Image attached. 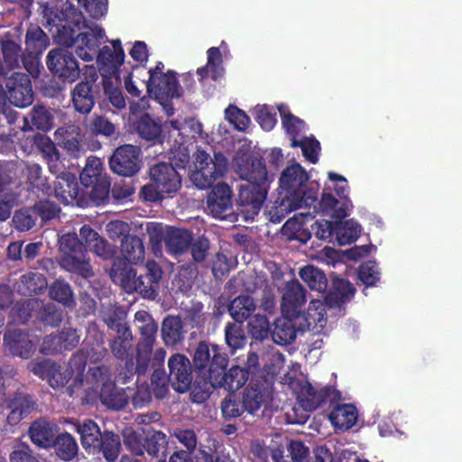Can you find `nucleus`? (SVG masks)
I'll use <instances>...</instances> for the list:
<instances>
[{
  "mask_svg": "<svg viewBox=\"0 0 462 462\" xmlns=\"http://www.w3.org/2000/svg\"><path fill=\"white\" fill-rule=\"evenodd\" d=\"M6 90L0 86V115H4L8 123L14 121L11 112L7 113L5 108V99L17 107H25L30 106L33 100V95L30 79L23 73H14L8 78Z\"/></svg>",
  "mask_w": 462,
  "mask_h": 462,
  "instance_id": "10",
  "label": "nucleus"
},
{
  "mask_svg": "<svg viewBox=\"0 0 462 462\" xmlns=\"http://www.w3.org/2000/svg\"><path fill=\"white\" fill-rule=\"evenodd\" d=\"M57 455L63 460H70L78 451V445L69 434H61L54 443Z\"/></svg>",
  "mask_w": 462,
  "mask_h": 462,
  "instance_id": "44",
  "label": "nucleus"
},
{
  "mask_svg": "<svg viewBox=\"0 0 462 462\" xmlns=\"http://www.w3.org/2000/svg\"><path fill=\"white\" fill-rule=\"evenodd\" d=\"M360 233L361 226L353 219L339 222L335 226L336 239L341 245L354 243L359 237Z\"/></svg>",
  "mask_w": 462,
  "mask_h": 462,
  "instance_id": "32",
  "label": "nucleus"
},
{
  "mask_svg": "<svg viewBox=\"0 0 462 462\" xmlns=\"http://www.w3.org/2000/svg\"><path fill=\"white\" fill-rule=\"evenodd\" d=\"M85 365L86 362L83 357L75 356L70 362L71 372H69L68 374H62L55 365V370L51 373L48 379L51 386L53 388L63 386L65 383H67L72 374H80L85 368Z\"/></svg>",
  "mask_w": 462,
  "mask_h": 462,
  "instance_id": "41",
  "label": "nucleus"
},
{
  "mask_svg": "<svg viewBox=\"0 0 462 462\" xmlns=\"http://www.w3.org/2000/svg\"><path fill=\"white\" fill-rule=\"evenodd\" d=\"M310 215V212L306 214L300 213L294 215L293 217L288 219L283 225V230L285 233L296 234L300 232L304 225V219Z\"/></svg>",
  "mask_w": 462,
  "mask_h": 462,
  "instance_id": "62",
  "label": "nucleus"
},
{
  "mask_svg": "<svg viewBox=\"0 0 462 462\" xmlns=\"http://www.w3.org/2000/svg\"><path fill=\"white\" fill-rule=\"evenodd\" d=\"M100 398L107 408L120 410L125 406L128 398L123 390L117 389L111 382L104 383Z\"/></svg>",
  "mask_w": 462,
  "mask_h": 462,
  "instance_id": "29",
  "label": "nucleus"
},
{
  "mask_svg": "<svg viewBox=\"0 0 462 462\" xmlns=\"http://www.w3.org/2000/svg\"><path fill=\"white\" fill-rule=\"evenodd\" d=\"M151 182L143 187L141 195L148 201H157L164 194L175 193L181 185L177 171L168 163H159L150 169Z\"/></svg>",
  "mask_w": 462,
  "mask_h": 462,
  "instance_id": "9",
  "label": "nucleus"
},
{
  "mask_svg": "<svg viewBox=\"0 0 462 462\" xmlns=\"http://www.w3.org/2000/svg\"><path fill=\"white\" fill-rule=\"evenodd\" d=\"M163 64L159 62L153 69L149 71L150 77L147 83L143 82L142 87H146L147 92L164 106L168 116L173 115V108L164 101L170 97H180V88L175 75L171 72L163 73Z\"/></svg>",
  "mask_w": 462,
  "mask_h": 462,
  "instance_id": "11",
  "label": "nucleus"
},
{
  "mask_svg": "<svg viewBox=\"0 0 462 462\" xmlns=\"http://www.w3.org/2000/svg\"><path fill=\"white\" fill-rule=\"evenodd\" d=\"M111 170L122 176H133L140 169L139 149L126 144L116 150L110 159Z\"/></svg>",
  "mask_w": 462,
  "mask_h": 462,
  "instance_id": "14",
  "label": "nucleus"
},
{
  "mask_svg": "<svg viewBox=\"0 0 462 462\" xmlns=\"http://www.w3.org/2000/svg\"><path fill=\"white\" fill-rule=\"evenodd\" d=\"M50 295L52 299L69 304L71 299V291L69 286L63 282H54L50 289Z\"/></svg>",
  "mask_w": 462,
  "mask_h": 462,
  "instance_id": "54",
  "label": "nucleus"
},
{
  "mask_svg": "<svg viewBox=\"0 0 462 462\" xmlns=\"http://www.w3.org/2000/svg\"><path fill=\"white\" fill-rule=\"evenodd\" d=\"M208 211L216 218H225L232 209V190L226 183L213 187L208 196Z\"/></svg>",
  "mask_w": 462,
  "mask_h": 462,
  "instance_id": "17",
  "label": "nucleus"
},
{
  "mask_svg": "<svg viewBox=\"0 0 462 462\" xmlns=\"http://www.w3.org/2000/svg\"><path fill=\"white\" fill-rule=\"evenodd\" d=\"M300 322H303V320L286 315L277 319L274 323V328L272 331L273 342L279 345H287L293 341L296 337V328L303 330L299 327Z\"/></svg>",
  "mask_w": 462,
  "mask_h": 462,
  "instance_id": "19",
  "label": "nucleus"
},
{
  "mask_svg": "<svg viewBox=\"0 0 462 462\" xmlns=\"http://www.w3.org/2000/svg\"><path fill=\"white\" fill-rule=\"evenodd\" d=\"M111 278L115 283L119 284L121 288L128 292L136 291L138 277L136 272L131 266L121 263H115L111 270Z\"/></svg>",
  "mask_w": 462,
  "mask_h": 462,
  "instance_id": "23",
  "label": "nucleus"
},
{
  "mask_svg": "<svg viewBox=\"0 0 462 462\" xmlns=\"http://www.w3.org/2000/svg\"><path fill=\"white\" fill-rule=\"evenodd\" d=\"M55 140L60 146L73 155H78L80 151L81 137L79 128L74 125L56 130Z\"/></svg>",
  "mask_w": 462,
  "mask_h": 462,
  "instance_id": "26",
  "label": "nucleus"
},
{
  "mask_svg": "<svg viewBox=\"0 0 462 462\" xmlns=\"http://www.w3.org/2000/svg\"><path fill=\"white\" fill-rule=\"evenodd\" d=\"M380 272L375 262L364 263L358 270L359 280L366 286H374L380 280Z\"/></svg>",
  "mask_w": 462,
  "mask_h": 462,
  "instance_id": "48",
  "label": "nucleus"
},
{
  "mask_svg": "<svg viewBox=\"0 0 462 462\" xmlns=\"http://www.w3.org/2000/svg\"><path fill=\"white\" fill-rule=\"evenodd\" d=\"M247 328L252 337L257 340H263L270 334L269 320L265 316L260 314L249 318Z\"/></svg>",
  "mask_w": 462,
  "mask_h": 462,
  "instance_id": "46",
  "label": "nucleus"
},
{
  "mask_svg": "<svg viewBox=\"0 0 462 462\" xmlns=\"http://www.w3.org/2000/svg\"><path fill=\"white\" fill-rule=\"evenodd\" d=\"M78 342L79 337L77 336L75 331H68L66 333V337L50 336L44 339L42 347V352L44 354H49L53 351H58L62 347L69 348L76 346Z\"/></svg>",
  "mask_w": 462,
  "mask_h": 462,
  "instance_id": "35",
  "label": "nucleus"
},
{
  "mask_svg": "<svg viewBox=\"0 0 462 462\" xmlns=\"http://www.w3.org/2000/svg\"><path fill=\"white\" fill-rule=\"evenodd\" d=\"M122 254L124 258L131 263L142 261L144 257L142 241L135 236H125L122 241Z\"/></svg>",
  "mask_w": 462,
  "mask_h": 462,
  "instance_id": "38",
  "label": "nucleus"
},
{
  "mask_svg": "<svg viewBox=\"0 0 462 462\" xmlns=\"http://www.w3.org/2000/svg\"><path fill=\"white\" fill-rule=\"evenodd\" d=\"M5 346L14 355L27 358L33 349V345L26 334L9 331L5 336Z\"/></svg>",
  "mask_w": 462,
  "mask_h": 462,
  "instance_id": "24",
  "label": "nucleus"
},
{
  "mask_svg": "<svg viewBox=\"0 0 462 462\" xmlns=\"http://www.w3.org/2000/svg\"><path fill=\"white\" fill-rule=\"evenodd\" d=\"M47 66L54 75L69 83L75 82L80 74L77 60L63 48L51 50L48 53Z\"/></svg>",
  "mask_w": 462,
  "mask_h": 462,
  "instance_id": "13",
  "label": "nucleus"
},
{
  "mask_svg": "<svg viewBox=\"0 0 462 462\" xmlns=\"http://www.w3.org/2000/svg\"><path fill=\"white\" fill-rule=\"evenodd\" d=\"M225 119L238 131H245L251 123L245 111L234 105H229L224 111Z\"/></svg>",
  "mask_w": 462,
  "mask_h": 462,
  "instance_id": "45",
  "label": "nucleus"
},
{
  "mask_svg": "<svg viewBox=\"0 0 462 462\" xmlns=\"http://www.w3.org/2000/svg\"><path fill=\"white\" fill-rule=\"evenodd\" d=\"M9 408L11 411L7 420L11 424H16L33 411L34 405L27 396L18 395L11 402Z\"/></svg>",
  "mask_w": 462,
  "mask_h": 462,
  "instance_id": "33",
  "label": "nucleus"
},
{
  "mask_svg": "<svg viewBox=\"0 0 462 462\" xmlns=\"http://www.w3.org/2000/svg\"><path fill=\"white\" fill-rule=\"evenodd\" d=\"M276 110L277 107L274 108L265 104L257 105L253 110V115L264 131H271L277 123Z\"/></svg>",
  "mask_w": 462,
  "mask_h": 462,
  "instance_id": "42",
  "label": "nucleus"
},
{
  "mask_svg": "<svg viewBox=\"0 0 462 462\" xmlns=\"http://www.w3.org/2000/svg\"><path fill=\"white\" fill-rule=\"evenodd\" d=\"M125 52L119 40L112 41L111 46H104L97 55L99 70L106 77V74L114 75L118 80L117 69L123 63Z\"/></svg>",
  "mask_w": 462,
  "mask_h": 462,
  "instance_id": "16",
  "label": "nucleus"
},
{
  "mask_svg": "<svg viewBox=\"0 0 462 462\" xmlns=\"http://www.w3.org/2000/svg\"><path fill=\"white\" fill-rule=\"evenodd\" d=\"M102 171L101 161L97 157H90L80 174V181L86 187L94 186L90 197L96 202L104 200L108 194V189L106 184L98 183Z\"/></svg>",
  "mask_w": 462,
  "mask_h": 462,
  "instance_id": "15",
  "label": "nucleus"
},
{
  "mask_svg": "<svg viewBox=\"0 0 462 462\" xmlns=\"http://www.w3.org/2000/svg\"><path fill=\"white\" fill-rule=\"evenodd\" d=\"M35 212L42 220H48L55 217L59 213V208L50 201H41L35 208Z\"/></svg>",
  "mask_w": 462,
  "mask_h": 462,
  "instance_id": "59",
  "label": "nucleus"
},
{
  "mask_svg": "<svg viewBox=\"0 0 462 462\" xmlns=\"http://www.w3.org/2000/svg\"><path fill=\"white\" fill-rule=\"evenodd\" d=\"M226 342L233 350L241 348L245 344V337L243 334L239 323H233L226 326Z\"/></svg>",
  "mask_w": 462,
  "mask_h": 462,
  "instance_id": "49",
  "label": "nucleus"
},
{
  "mask_svg": "<svg viewBox=\"0 0 462 462\" xmlns=\"http://www.w3.org/2000/svg\"><path fill=\"white\" fill-rule=\"evenodd\" d=\"M52 120V114L50 110L42 106L33 108L32 112V121L36 128L48 131L53 125Z\"/></svg>",
  "mask_w": 462,
  "mask_h": 462,
  "instance_id": "50",
  "label": "nucleus"
},
{
  "mask_svg": "<svg viewBox=\"0 0 462 462\" xmlns=\"http://www.w3.org/2000/svg\"><path fill=\"white\" fill-rule=\"evenodd\" d=\"M77 430L80 434L82 446L86 449L96 451L99 448L103 434L96 422L87 420L78 425Z\"/></svg>",
  "mask_w": 462,
  "mask_h": 462,
  "instance_id": "27",
  "label": "nucleus"
},
{
  "mask_svg": "<svg viewBox=\"0 0 462 462\" xmlns=\"http://www.w3.org/2000/svg\"><path fill=\"white\" fill-rule=\"evenodd\" d=\"M162 278V270L154 262H148L146 273L138 276L136 291L147 299L156 296L159 281Z\"/></svg>",
  "mask_w": 462,
  "mask_h": 462,
  "instance_id": "20",
  "label": "nucleus"
},
{
  "mask_svg": "<svg viewBox=\"0 0 462 462\" xmlns=\"http://www.w3.org/2000/svg\"><path fill=\"white\" fill-rule=\"evenodd\" d=\"M251 147L242 143L236 152L232 167L247 183L239 188L238 201L243 207L241 212L246 220L253 219L260 211L267 193V172L259 161L251 162Z\"/></svg>",
  "mask_w": 462,
  "mask_h": 462,
  "instance_id": "3",
  "label": "nucleus"
},
{
  "mask_svg": "<svg viewBox=\"0 0 462 462\" xmlns=\"http://www.w3.org/2000/svg\"><path fill=\"white\" fill-rule=\"evenodd\" d=\"M309 180L308 173L298 163L287 167L280 178V187L287 193L280 205L272 213V220L280 222L288 212L297 208L314 207L313 212L332 218L345 217L352 208V203L346 199L341 207H337V200L330 194L325 193L319 202L316 203V191L305 185Z\"/></svg>",
  "mask_w": 462,
  "mask_h": 462,
  "instance_id": "1",
  "label": "nucleus"
},
{
  "mask_svg": "<svg viewBox=\"0 0 462 462\" xmlns=\"http://www.w3.org/2000/svg\"><path fill=\"white\" fill-rule=\"evenodd\" d=\"M36 215L34 208L19 210L14 214L13 222L17 229L29 230L34 226Z\"/></svg>",
  "mask_w": 462,
  "mask_h": 462,
  "instance_id": "51",
  "label": "nucleus"
},
{
  "mask_svg": "<svg viewBox=\"0 0 462 462\" xmlns=\"http://www.w3.org/2000/svg\"><path fill=\"white\" fill-rule=\"evenodd\" d=\"M48 23L55 28L54 37L58 43L73 45L79 58L84 61H92L97 57V48L104 41V30L96 23L88 24L81 14H76L73 21L55 23L48 19Z\"/></svg>",
  "mask_w": 462,
  "mask_h": 462,
  "instance_id": "5",
  "label": "nucleus"
},
{
  "mask_svg": "<svg viewBox=\"0 0 462 462\" xmlns=\"http://www.w3.org/2000/svg\"><path fill=\"white\" fill-rule=\"evenodd\" d=\"M11 462H39L25 445H18L10 455Z\"/></svg>",
  "mask_w": 462,
  "mask_h": 462,
  "instance_id": "58",
  "label": "nucleus"
},
{
  "mask_svg": "<svg viewBox=\"0 0 462 462\" xmlns=\"http://www.w3.org/2000/svg\"><path fill=\"white\" fill-rule=\"evenodd\" d=\"M255 310L254 300L247 295L236 298L230 304V315L237 321L241 322Z\"/></svg>",
  "mask_w": 462,
  "mask_h": 462,
  "instance_id": "40",
  "label": "nucleus"
},
{
  "mask_svg": "<svg viewBox=\"0 0 462 462\" xmlns=\"http://www.w3.org/2000/svg\"><path fill=\"white\" fill-rule=\"evenodd\" d=\"M357 411L352 404H338L330 412L329 420L336 430H346L356 421Z\"/></svg>",
  "mask_w": 462,
  "mask_h": 462,
  "instance_id": "22",
  "label": "nucleus"
},
{
  "mask_svg": "<svg viewBox=\"0 0 462 462\" xmlns=\"http://www.w3.org/2000/svg\"><path fill=\"white\" fill-rule=\"evenodd\" d=\"M222 57L218 48L212 47L208 51V63L205 67L198 69L201 78L210 75L217 79L222 73Z\"/></svg>",
  "mask_w": 462,
  "mask_h": 462,
  "instance_id": "43",
  "label": "nucleus"
},
{
  "mask_svg": "<svg viewBox=\"0 0 462 462\" xmlns=\"http://www.w3.org/2000/svg\"><path fill=\"white\" fill-rule=\"evenodd\" d=\"M227 169L228 161L224 154L216 152L212 157L206 151L198 149L189 165V175L192 183L203 189L211 187L217 179L223 177Z\"/></svg>",
  "mask_w": 462,
  "mask_h": 462,
  "instance_id": "7",
  "label": "nucleus"
},
{
  "mask_svg": "<svg viewBox=\"0 0 462 462\" xmlns=\"http://www.w3.org/2000/svg\"><path fill=\"white\" fill-rule=\"evenodd\" d=\"M104 89L108 97L109 101L114 106L117 108L125 107V100L118 88H113L107 81H105Z\"/></svg>",
  "mask_w": 462,
  "mask_h": 462,
  "instance_id": "60",
  "label": "nucleus"
},
{
  "mask_svg": "<svg viewBox=\"0 0 462 462\" xmlns=\"http://www.w3.org/2000/svg\"><path fill=\"white\" fill-rule=\"evenodd\" d=\"M277 110L281 116L282 127L291 136V146H300L306 159L316 163L320 150L319 143L312 136H303L306 130L305 123L293 116L286 105H278Z\"/></svg>",
  "mask_w": 462,
  "mask_h": 462,
  "instance_id": "8",
  "label": "nucleus"
},
{
  "mask_svg": "<svg viewBox=\"0 0 462 462\" xmlns=\"http://www.w3.org/2000/svg\"><path fill=\"white\" fill-rule=\"evenodd\" d=\"M306 296L302 286L297 281L287 282L282 299V311L288 317L302 319L299 327L309 329L314 333H320L326 324L327 316L323 302L319 300H311L306 314L300 313V308L305 302Z\"/></svg>",
  "mask_w": 462,
  "mask_h": 462,
  "instance_id": "6",
  "label": "nucleus"
},
{
  "mask_svg": "<svg viewBox=\"0 0 462 462\" xmlns=\"http://www.w3.org/2000/svg\"><path fill=\"white\" fill-rule=\"evenodd\" d=\"M262 397L254 390H247L244 395L243 407L249 413H254L261 407Z\"/></svg>",
  "mask_w": 462,
  "mask_h": 462,
  "instance_id": "57",
  "label": "nucleus"
},
{
  "mask_svg": "<svg viewBox=\"0 0 462 462\" xmlns=\"http://www.w3.org/2000/svg\"><path fill=\"white\" fill-rule=\"evenodd\" d=\"M162 337L167 346H174L183 338L182 324L177 317H168L163 320Z\"/></svg>",
  "mask_w": 462,
  "mask_h": 462,
  "instance_id": "34",
  "label": "nucleus"
},
{
  "mask_svg": "<svg viewBox=\"0 0 462 462\" xmlns=\"http://www.w3.org/2000/svg\"><path fill=\"white\" fill-rule=\"evenodd\" d=\"M355 293L353 285L340 278H336L332 282L328 295L324 298L327 304L330 306L339 305L346 300H348Z\"/></svg>",
  "mask_w": 462,
  "mask_h": 462,
  "instance_id": "28",
  "label": "nucleus"
},
{
  "mask_svg": "<svg viewBox=\"0 0 462 462\" xmlns=\"http://www.w3.org/2000/svg\"><path fill=\"white\" fill-rule=\"evenodd\" d=\"M26 50L31 55H38L49 45L45 32L40 27H31L26 33Z\"/></svg>",
  "mask_w": 462,
  "mask_h": 462,
  "instance_id": "36",
  "label": "nucleus"
},
{
  "mask_svg": "<svg viewBox=\"0 0 462 462\" xmlns=\"http://www.w3.org/2000/svg\"><path fill=\"white\" fill-rule=\"evenodd\" d=\"M56 197L65 205L73 202L79 194L78 183L74 176L63 173L57 178L54 186Z\"/></svg>",
  "mask_w": 462,
  "mask_h": 462,
  "instance_id": "25",
  "label": "nucleus"
},
{
  "mask_svg": "<svg viewBox=\"0 0 462 462\" xmlns=\"http://www.w3.org/2000/svg\"><path fill=\"white\" fill-rule=\"evenodd\" d=\"M191 235L187 230L170 228L165 236V244L171 254H181L189 245Z\"/></svg>",
  "mask_w": 462,
  "mask_h": 462,
  "instance_id": "30",
  "label": "nucleus"
},
{
  "mask_svg": "<svg viewBox=\"0 0 462 462\" xmlns=\"http://www.w3.org/2000/svg\"><path fill=\"white\" fill-rule=\"evenodd\" d=\"M119 437L112 432H104L101 438L100 447L97 450H102L106 459L107 461H114L119 454Z\"/></svg>",
  "mask_w": 462,
  "mask_h": 462,
  "instance_id": "47",
  "label": "nucleus"
},
{
  "mask_svg": "<svg viewBox=\"0 0 462 462\" xmlns=\"http://www.w3.org/2000/svg\"><path fill=\"white\" fill-rule=\"evenodd\" d=\"M247 379V371L239 366L231 367L227 373H225L220 376H215L213 370L211 374V384L213 386L224 387L230 392H234L241 388Z\"/></svg>",
  "mask_w": 462,
  "mask_h": 462,
  "instance_id": "21",
  "label": "nucleus"
},
{
  "mask_svg": "<svg viewBox=\"0 0 462 462\" xmlns=\"http://www.w3.org/2000/svg\"><path fill=\"white\" fill-rule=\"evenodd\" d=\"M91 129L97 134L106 136L111 135L115 132V126L106 118L98 116L93 119Z\"/></svg>",
  "mask_w": 462,
  "mask_h": 462,
  "instance_id": "63",
  "label": "nucleus"
},
{
  "mask_svg": "<svg viewBox=\"0 0 462 462\" xmlns=\"http://www.w3.org/2000/svg\"><path fill=\"white\" fill-rule=\"evenodd\" d=\"M170 368V379L175 391L186 392L191 383L190 363L184 356L177 354L172 356L168 362Z\"/></svg>",
  "mask_w": 462,
  "mask_h": 462,
  "instance_id": "18",
  "label": "nucleus"
},
{
  "mask_svg": "<svg viewBox=\"0 0 462 462\" xmlns=\"http://www.w3.org/2000/svg\"><path fill=\"white\" fill-rule=\"evenodd\" d=\"M20 47L14 42L5 41L2 43L4 62L6 67H14L18 64Z\"/></svg>",
  "mask_w": 462,
  "mask_h": 462,
  "instance_id": "52",
  "label": "nucleus"
},
{
  "mask_svg": "<svg viewBox=\"0 0 462 462\" xmlns=\"http://www.w3.org/2000/svg\"><path fill=\"white\" fill-rule=\"evenodd\" d=\"M282 383L291 389L304 410L310 411L318 406L320 398L300 373L299 365H291L290 371L282 377Z\"/></svg>",
  "mask_w": 462,
  "mask_h": 462,
  "instance_id": "12",
  "label": "nucleus"
},
{
  "mask_svg": "<svg viewBox=\"0 0 462 462\" xmlns=\"http://www.w3.org/2000/svg\"><path fill=\"white\" fill-rule=\"evenodd\" d=\"M72 101L77 111L88 113L93 106V99L90 96V85L88 82L79 83L72 92Z\"/></svg>",
  "mask_w": 462,
  "mask_h": 462,
  "instance_id": "37",
  "label": "nucleus"
},
{
  "mask_svg": "<svg viewBox=\"0 0 462 462\" xmlns=\"http://www.w3.org/2000/svg\"><path fill=\"white\" fill-rule=\"evenodd\" d=\"M79 236L81 242L78 241L75 234L69 233L60 237V247L63 254L61 266L69 272L89 277L92 272L86 258L87 249L103 258L112 256L114 252L98 234L88 226L81 227Z\"/></svg>",
  "mask_w": 462,
  "mask_h": 462,
  "instance_id": "4",
  "label": "nucleus"
},
{
  "mask_svg": "<svg viewBox=\"0 0 462 462\" xmlns=\"http://www.w3.org/2000/svg\"><path fill=\"white\" fill-rule=\"evenodd\" d=\"M210 357L209 346L205 343H200L194 354V365L198 368H204L208 364Z\"/></svg>",
  "mask_w": 462,
  "mask_h": 462,
  "instance_id": "64",
  "label": "nucleus"
},
{
  "mask_svg": "<svg viewBox=\"0 0 462 462\" xmlns=\"http://www.w3.org/2000/svg\"><path fill=\"white\" fill-rule=\"evenodd\" d=\"M245 408L243 405L233 400L226 398L222 403V412L226 418H236L242 414Z\"/></svg>",
  "mask_w": 462,
  "mask_h": 462,
  "instance_id": "61",
  "label": "nucleus"
},
{
  "mask_svg": "<svg viewBox=\"0 0 462 462\" xmlns=\"http://www.w3.org/2000/svg\"><path fill=\"white\" fill-rule=\"evenodd\" d=\"M34 143L39 150L46 156L50 161L58 160V154L56 148L51 140L44 134H38L34 136Z\"/></svg>",
  "mask_w": 462,
  "mask_h": 462,
  "instance_id": "53",
  "label": "nucleus"
},
{
  "mask_svg": "<svg viewBox=\"0 0 462 462\" xmlns=\"http://www.w3.org/2000/svg\"><path fill=\"white\" fill-rule=\"evenodd\" d=\"M55 427L46 421H35L30 428V437L33 443L47 448L53 442Z\"/></svg>",
  "mask_w": 462,
  "mask_h": 462,
  "instance_id": "31",
  "label": "nucleus"
},
{
  "mask_svg": "<svg viewBox=\"0 0 462 462\" xmlns=\"http://www.w3.org/2000/svg\"><path fill=\"white\" fill-rule=\"evenodd\" d=\"M140 136L148 141L160 138L162 132L167 131L168 136L162 135L161 143L170 151V159L177 167L185 168L189 161V146L198 138L208 141V134L203 132L202 124L194 119H175L166 122L162 127L148 116H143L138 124Z\"/></svg>",
  "mask_w": 462,
  "mask_h": 462,
  "instance_id": "2",
  "label": "nucleus"
},
{
  "mask_svg": "<svg viewBox=\"0 0 462 462\" xmlns=\"http://www.w3.org/2000/svg\"><path fill=\"white\" fill-rule=\"evenodd\" d=\"M212 351L214 353L212 357V363L209 368V380L211 381V374L212 370L214 371L215 376H220L222 374V371L227 365V359L225 355H222L218 352V348L217 346H212Z\"/></svg>",
  "mask_w": 462,
  "mask_h": 462,
  "instance_id": "56",
  "label": "nucleus"
},
{
  "mask_svg": "<svg viewBox=\"0 0 462 462\" xmlns=\"http://www.w3.org/2000/svg\"><path fill=\"white\" fill-rule=\"evenodd\" d=\"M300 276L304 282L308 284L310 289L323 293L327 288V280L324 273L311 266H306L300 272Z\"/></svg>",
  "mask_w": 462,
  "mask_h": 462,
  "instance_id": "39",
  "label": "nucleus"
},
{
  "mask_svg": "<svg viewBox=\"0 0 462 462\" xmlns=\"http://www.w3.org/2000/svg\"><path fill=\"white\" fill-rule=\"evenodd\" d=\"M79 4L85 8L93 17L102 16L107 9V0H78Z\"/></svg>",
  "mask_w": 462,
  "mask_h": 462,
  "instance_id": "55",
  "label": "nucleus"
}]
</instances>
